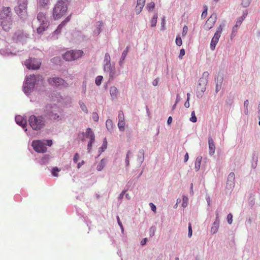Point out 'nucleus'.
<instances>
[{
    "label": "nucleus",
    "instance_id": "36",
    "mask_svg": "<svg viewBox=\"0 0 260 260\" xmlns=\"http://www.w3.org/2000/svg\"><path fill=\"white\" fill-rule=\"evenodd\" d=\"M176 44L178 46H180L182 44V41L181 37L180 36H177L175 40Z\"/></svg>",
    "mask_w": 260,
    "mask_h": 260
},
{
    "label": "nucleus",
    "instance_id": "21",
    "mask_svg": "<svg viewBox=\"0 0 260 260\" xmlns=\"http://www.w3.org/2000/svg\"><path fill=\"white\" fill-rule=\"evenodd\" d=\"M110 93L112 99L113 100H115L117 97L118 94V90L115 86H111L110 89Z\"/></svg>",
    "mask_w": 260,
    "mask_h": 260
},
{
    "label": "nucleus",
    "instance_id": "22",
    "mask_svg": "<svg viewBox=\"0 0 260 260\" xmlns=\"http://www.w3.org/2000/svg\"><path fill=\"white\" fill-rule=\"evenodd\" d=\"M105 61H106V63L104 65V69L105 71H106L107 69L110 68V56L109 53H107L105 56Z\"/></svg>",
    "mask_w": 260,
    "mask_h": 260
},
{
    "label": "nucleus",
    "instance_id": "8",
    "mask_svg": "<svg viewBox=\"0 0 260 260\" xmlns=\"http://www.w3.org/2000/svg\"><path fill=\"white\" fill-rule=\"evenodd\" d=\"M41 64L40 60L36 58H30L25 61V65L28 69L37 70L39 69Z\"/></svg>",
    "mask_w": 260,
    "mask_h": 260
},
{
    "label": "nucleus",
    "instance_id": "41",
    "mask_svg": "<svg viewBox=\"0 0 260 260\" xmlns=\"http://www.w3.org/2000/svg\"><path fill=\"white\" fill-rule=\"evenodd\" d=\"M248 105H249V102H248V100H247L245 101V102L244 103V106L245 107V113L246 114H247L248 113Z\"/></svg>",
    "mask_w": 260,
    "mask_h": 260
},
{
    "label": "nucleus",
    "instance_id": "27",
    "mask_svg": "<svg viewBox=\"0 0 260 260\" xmlns=\"http://www.w3.org/2000/svg\"><path fill=\"white\" fill-rule=\"evenodd\" d=\"M106 126L108 131H112L113 129V122L112 120L110 119L107 120L106 122Z\"/></svg>",
    "mask_w": 260,
    "mask_h": 260
},
{
    "label": "nucleus",
    "instance_id": "12",
    "mask_svg": "<svg viewBox=\"0 0 260 260\" xmlns=\"http://www.w3.org/2000/svg\"><path fill=\"white\" fill-rule=\"evenodd\" d=\"M48 81L51 85L56 87L63 85L64 84V81L58 77L50 78L48 79Z\"/></svg>",
    "mask_w": 260,
    "mask_h": 260
},
{
    "label": "nucleus",
    "instance_id": "18",
    "mask_svg": "<svg viewBox=\"0 0 260 260\" xmlns=\"http://www.w3.org/2000/svg\"><path fill=\"white\" fill-rule=\"evenodd\" d=\"M83 135L86 138L90 139V140H95L94 134L90 128H87L85 133H83Z\"/></svg>",
    "mask_w": 260,
    "mask_h": 260
},
{
    "label": "nucleus",
    "instance_id": "59",
    "mask_svg": "<svg viewBox=\"0 0 260 260\" xmlns=\"http://www.w3.org/2000/svg\"><path fill=\"white\" fill-rule=\"evenodd\" d=\"M189 106H190V104H189V101L186 100V102L184 104V106L186 108H189Z\"/></svg>",
    "mask_w": 260,
    "mask_h": 260
},
{
    "label": "nucleus",
    "instance_id": "54",
    "mask_svg": "<svg viewBox=\"0 0 260 260\" xmlns=\"http://www.w3.org/2000/svg\"><path fill=\"white\" fill-rule=\"evenodd\" d=\"M117 221H118V223L119 224V225L120 226L122 231H123V225H122V224L121 222V221L120 220V218L119 217V216H117Z\"/></svg>",
    "mask_w": 260,
    "mask_h": 260
},
{
    "label": "nucleus",
    "instance_id": "32",
    "mask_svg": "<svg viewBox=\"0 0 260 260\" xmlns=\"http://www.w3.org/2000/svg\"><path fill=\"white\" fill-rule=\"evenodd\" d=\"M106 71L109 72L110 77L113 78L115 74V69L110 66V69H107Z\"/></svg>",
    "mask_w": 260,
    "mask_h": 260
},
{
    "label": "nucleus",
    "instance_id": "42",
    "mask_svg": "<svg viewBox=\"0 0 260 260\" xmlns=\"http://www.w3.org/2000/svg\"><path fill=\"white\" fill-rule=\"evenodd\" d=\"M94 141L95 140H91L88 142V145H87V149L89 152L90 151V150H91L92 144H93V143H94Z\"/></svg>",
    "mask_w": 260,
    "mask_h": 260
},
{
    "label": "nucleus",
    "instance_id": "6",
    "mask_svg": "<svg viewBox=\"0 0 260 260\" xmlns=\"http://www.w3.org/2000/svg\"><path fill=\"white\" fill-rule=\"evenodd\" d=\"M57 111L58 108L56 106L48 105L45 108L44 116L51 120H56L59 117L57 113Z\"/></svg>",
    "mask_w": 260,
    "mask_h": 260
},
{
    "label": "nucleus",
    "instance_id": "44",
    "mask_svg": "<svg viewBox=\"0 0 260 260\" xmlns=\"http://www.w3.org/2000/svg\"><path fill=\"white\" fill-rule=\"evenodd\" d=\"M192 234V230L191 228V224L190 223L188 224V237H191Z\"/></svg>",
    "mask_w": 260,
    "mask_h": 260
},
{
    "label": "nucleus",
    "instance_id": "26",
    "mask_svg": "<svg viewBox=\"0 0 260 260\" xmlns=\"http://www.w3.org/2000/svg\"><path fill=\"white\" fill-rule=\"evenodd\" d=\"M48 23L45 24H41V25L37 28V32L39 34H42L48 27Z\"/></svg>",
    "mask_w": 260,
    "mask_h": 260
},
{
    "label": "nucleus",
    "instance_id": "23",
    "mask_svg": "<svg viewBox=\"0 0 260 260\" xmlns=\"http://www.w3.org/2000/svg\"><path fill=\"white\" fill-rule=\"evenodd\" d=\"M37 19L41 24L44 25L46 23H48L46 20L45 15L43 13H40L38 14Z\"/></svg>",
    "mask_w": 260,
    "mask_h": 260
},
{
    "label": "nucleus",
    "instance_id": "31",
    "mask_svg": "<svg viewBox=\"0 0 260 260\" xmlns=\"http://www.w3.org/2000/svg\"><path fill=\"white\" fill-rule=\"evenodd\" d=\"M155 7V4L153 2L148 3L146 6V8L148 11H152Z\"/></svg>",
    "mask_w": 260,
    "mask_h": 260
},
{
    "label": "nucleus",
    "instance_id": "57",
    "mask_svg": "<svg viewBox=\"0 0 260 260\" xmlns=\"http://www.w3.org/2000/svg\"><path fill=\"white\" fill-rule=\"evenodd\" d=\"M208 76H209V73H208V72H204L203 74V75H202L203 77H205L206 78H207L208 77ZM201 79L204 81L203 78H202ZM205 80H204V81Z\"/></svg>",
    "mask_w": 260,
    "mask_h": 260
},
{
    "label": "nucleus",
    "instance_id": "4",
    "mask_svg": "<svg viewBox=\"0 0 260 260\" xmlns=\"http://www.w3.org/2000/svg\"><path fill=\"white\" fill-rule=\"evenodd\" d=\"M28 121L30 126L35 130H40L45 125L44 117L43 116L31 115L29 117Z\"/></svg>",
    "mask_w": 260,
    "mask_h": 260
},
{
    "label": "nucleus",
    "instance_id": "48",
    "mask_svg": "<svg viewBox=\"0 0 260 260\" xmlns=\"http://www.w3.org/2000/svg\"><path fill=\"white\" fill-rule=\"evenodd\" d=\"M79 159V155L77 153H76L74 156L73 161L75 163H77V161H78Z\"/></svg>",
    "mask_w": 260,
    "mask_h": 260
},
{
    "label": "nucleus",
    "instance_id": "29",
    "mask_svg": "<svg viewBox=\"0 0 260 260\" xmlns=\"http://www.w3.org/2000/svg\"><path fill=\"white\" fill-rule=\"evenodd\" d=\"M157 14H155L154 15V16L151 18V21H150L151 27H154L156 26V23H157Z\"/></svg>",
    "mask_w": 260,
    "mask_h": 260
},
{
    "label": "nucleus",
    "instance_id": "14",
    "mask_svg": "<svg viewBox=\"0 0 260 260\" xmlns=\"http://www.w3.org/2000/svg\"><path fill=\"white\" fill-rule=\"evenodd\" d=\"M218 214L217 213L216 219L214 222L211 228V232L213 234L217 233L219 226V220L218 219Z\"/></svg>",
    "mask_w": 260,
    "mask_h": 260
},
{
    "label": "nucleus",
    "instance_id": "5",
    "mask_svg": "<svg viewBox=\"0 0 260 260\" xmlns=\"http://www.w3.org/2000/svg\"><path fill=\"white\" fill-rule=\"evenodd\" d=\"M27 0H18V5L14 8L16 13L20 18L25 19L27 16Z\"/></svg>",
    "mask_w": 260,
    "mask_h": 260
},
{
    "label": "nucleus",
    "instance_id": "28",
    "mask_svg": "<svg viewBox=\"0 0 260 260\" xmlns=\"http://www.w3.org/2000/svg\"><path fill=\"white\" fill-rule=\"evenodd\" d=\"M118 127L120 131L123 132L125 130L124 120H118Z\"/></svg>",
    "mask_w": 260,
    "mask_h": 260
},
{
    "label": "nucleus",
    "instance_id": "49",
    "mask_svg": "<svg viewBox=\"0 0 260 260\" xmlns=\"http://www.w3.org/2000/svg\"><path fill=\"white\" fill-rule=\"evenodd\" d=\"M241 23H242V21L241 20H237L235 25L233 27V30H236L237 27H238V26H239L240 25Z\"/></svg>",
    "mask_w": 260,
    "mask_h": 260
},
{
    "label": "nucleus",
    "instance_id": "40",
    "mask_svg": "<svg viewBox=\"0 0 260 260\" xmlns=\"http://www.w3.org/2000/svg\"><path fill=\"white\" fill-rule=\"evenodd\" d=\"M228 222L231 224L233 222V215L231 213H229L227 216Z\"/></svg>",
    "mask_w": 260,
    "mask_h": 260
},
{
    "label": "nucleus",
    "instance_id": "43",
    "mask_svg": "<svg viewBox=\"0 0 260 260\" xmlns=\"http://www.w3.org/2000/svg\"><path fill=\"white\" fill-rule=\"evenodd\" d=\"M188 31V27L186 25L184 26L182 30V36H185Z\"/></svg>",
    "mask_w": 260,
    "mask_h": 260
},
{
    "label": "nucleus",
    "instance_id": "3",
    "mask_svg": "<svg viewBox=\"0 0 260 260\" xmlns=\"http://www.w3.org/2000/svg\"><path fill=\"white\" fill-rule=\"evenodd\" d=\"M39 81H43L42 76L39 75H31L28 76L24 85V92L26 93L29 92L34 88L35 84Z\"/></svg>",
    "mask_w": 260,
    "mask_h": 260
},
{
    "label": "nucleus",
    "instance_id": "55",
    "mask_svg": "<svg viewBox=\"0 0 260 260\" xmlns=\"http://www.w3.org/2000/svg\"><path fill=\"white\" fill-rule=\"evenodd\" d=\"M159 82L158 79H154L152 82V84L153 86H156L158 85Z\"/></svg>",
    "mask_w": 260,
    "mask_h": 260
},
{
    "label": "nucleus",
    "instance_id": "58",
    "mask_svg": "<svg viewBox=\"0 0 260 260\" xmlns=\"http://www.w3.org/2000/svg\"><path fill=\"white\" fill-rule=\"evenodd\" d=\"M188 158H189V156H188V154L187 153H186L184 156V162H186L188 159Z\"/></svg>",
    "mask_w": 260,
    "mask_h": 260
},
{
    "label": "nucleus",
    "instance_id": "13",
    "mask_svg": "<svg viewBox=\"0 0 260 260\" xmlns=\"http://www.w3.org/2000/svg\"><path fill=\"white\" fill-rule=\"evenodd\" d=\"M235 178V175L233 172L230 173L228 176L227 182H226V187L228 189H232L234 187V180Z\"/></svg>",
    "mask_w": 260,
    "mask_h": 260
},
{
    "label": "nucleus",
    "instance_id": "60",
    "mask_svg": "<svg viewBox=\"0 0 260 260\" xmlns=\"http://www.w3.org/2000/svg\"><path fill=\"white\" fill-rule=\"evenodd\" d=\"M147 238H144L143 240H142L141 242V245H145L147 242Z\"/></svg>",
    "mask_w": 260,
    "mask_h": 260
},
{
    "label": "nucleus",
    "instance_id": "7",
    "mask_svg": "<svg viewBox=\"0 0 260 260\" xmlns=\"http://www.w3.org/2000/svg\"><path fill=\"white\" fill-rule=\"evenodd\" d=\"M83 54V51L79 50L69 51L66 52L63 57L67 61H72L79 58Z\"/></svg>",
    "mask_w": 260,
    "mask_h": 260
},
{
    "label": "nucleus",
    "instance_id": "24",
    "mask_svg": "<svg viewBox=\"0 0 260 260\" xmlns=\"http://www.w3.org/2000/svg\"><path fill=\"white\" fill-rule=\"evenodd\" d=\"M202 159V157L201 156H198L196 158L194 168L197 171H198L200 169Z\"/></svg>",
    "mask_w": 260,
    "mask_h": 260
},
{
    "label": "nucleus",
    "instance_id": "62",
    "mask_svg": "<svg viewBox=\"0 0 260 260\" xmlns=\"http://www.w3.org/2000/svg\"><path fill=\"white\" fill-rule=\"evenodd\" d=\"M180 101V97L179 96V94H177V98H176V104L178 103V102H179Z\"/></svg>",
    "mask_w": 260,
    "mask_h": 260
},
{
    "label": "nucleus",
    "instance_id": "39",
    "mask_svg": "<svg viewBox=\"0 0 260 260\" xmlns=\"http://www.w3.org/2000/svg\"><path fill=\"white\" fill-rule=\"evenodd\" d=\"M118 120H124V114L122 111H120L118 113Z\"/></svg>",
    "mask_w": 260,
    "mask_h": 260
},
{
    "label": "nucleus",
    "instance_id": "61",
    "mask_svg": "<svg viewBox=\"0 0 260 260\" xmlns=\"http://www.w3.org/2000/svg\"><path fill=\"white\" fill-rule=\"evenodd\" d=\"M172 121V117L170 116L169 117L168 119V121H167V122L169 124H171V122Z\"/></svg>",
    "mask_w": 260,
    "mask_h": 260
},
{
    "label": "nucleus",
    "instance_id": "38",
    "mask_svg": "<svg viewBox=\"0 0 260 260\" xmlns=\"http://www.w3.org/2000/svg\"><path fill=\"white\" fill-rule=\"evenodd\" d=\"M191 117H190V120L192 122H197V118L196 116V114H195V112L194 111H193L192 112H191Z\"/></svg>",
    "mask_w": 260,
    "mask_h": 260
},
{
    "label": "nucleus",
    "instance_id": "37",
    "mask_svg": "<svg viewBox=\"0 0 260 260\" xmlns=\"http://www.w3.org/2000/svg\"><path fill=\"white\" fill-rule=\"evenodd\" d=\"M102 79H103V77L102 76H99L96 77V78L95 79V84L98 86L100 85L101 84Z\"/></svg>",
    "mask_w": 260,
    "mask_h": 260
},
{
    "label": "nucleus",
    "instance_id": "30",
    "mask_svg": "<svg viewBox=\"0 0 260 260\" xmlns=\"http://www.w3.org/2000/svg\"><path fill=\"white\" fill-rule=\"evenodd\" d=\"M79 105H80V107L81 108V109H82V110L85 113H88V109L86 106V105H85V104L82 102V101H80L79 102Z\"/></svg>",
    "mask_w": 260,
    "mask_h": 260
},
{
    "label": "nucleus",
    "instance_id": "2",
    "mask_svg": "<svg viewBox=\"0 0 260 260\" xmlns=\"http://www.w3.org/2000/svg\"><path fill=\"white\" fill-rule=\"evenodd\" d=\"M68 0H59L53 10V17L55 20L61 18L67 12Z\"/></svg>",
    "mask_w": 260,
    "mask_h": 260
},
{
    "label": "nucleus",
    "instance_id": "16",
    "mask_svg": "<svg viewBox=\"0 0 260 260\" xmlns=\"http://www.w3.org/2000/svg\"><path fill=\"white\" fill-rule=\"evenodd\" d=\"M15 120L16 123L19 125L21 126L23 128H24L26 125V120L23 118L21 116L18 115L15 117Z\"/></svg>",
    "mask_w": 260,
    "mask_h": 260
},
{
    "label": "nucleus",
    "instance_id": "15",
    "mask_svg": "<svg viewBox=\"0 0 260 260\" xmlns=\"http://www.w3.org/2000/svg\"><path fill=\"white\" fill-rule=\"evenodd\" d=\"M208 144L209 148V154L212 155L215 153V146L213 140L211 138H209Z\"/></svg>",
    "mask_w": 260,
    "mask_h": 260
},
{
    "label": "nucleus",
    "instance_id": "9",
    "mask_svg": "<svg viewBox=\"0 0 260 260\" xmlns=\"http://www.w3.org/2000/svg\"><path fill=\"white\" fill-rule=\"evenodd\" d=\"M32 146L34 149L37 152L44 153L47 151V148L45 146V144L40 140L33 141Z\"/></svg>",
    "mask_w": 260,
    "mask_h": 260
},
{
    "label": "nucleus",
    "instance_id": "20",
    "mask_svg": "<svg viewBox=\"0 0 260 260\" xmlns=\"http://www.w3.org/2000/svg\"><path fill=\"white\" fill-rule=\"evenodd\" d=\"M70 16L67 17L66 18V19L63 21H62L61 23V24H60L58 26L57 29L54 31V34H58L60 33V31H61V28H62V27L64 26L66 24V23L70 21Z\"/></svg>",
    "mask_w": 260,
    "mask_h": 260
},
{
    "label": "nucleus",
    "instance_id": "64",
    "mask_svg": "<svg viewBox=\"0 0 260 260\" xmlns=\"http://www.w3.org/2000/svg\"><path fill=\"white\" fill-rule=\"evenodd\" d=\"M258 109L259 116H260V102L258 104Z\"/></svg>",
    "mask_w": 260,
    "mask_h": 260
},
{
    "label": "nucleus",
    "instance_id": "17",
    "mask_svg": "<svg viewBox=\"0 0 260 260\" xmlns=\"http://www.w3.org/2000/svg\"><path fill=\"white\" fill-rule=\"evenodd\" d=\"M220 37L218 36L217 34H215L214 37L212 39L210 43V48L212 50H214L216 45L217 44L219 39Z\"/></svg>",
    "mask_w": 260,
    "mask_h": 260
},
{
    "label": "nucleus",
    "instance_id": "34",
    "mask_svg": "<svg viewBox=\"0 0 260 260\" xmlns=\"http://www.w3.org/2000/svg\"><path fill=\"white\" fill-rule=\"evenodd\" d=\"M60 171V170L57 167H54L52 169V174L54 176L58 177V175L57 174V172H59Z\"/></svg>",
    "mask_w": 260,
    "mask_h": 260
},
{
    "label": "nucleus",
    "instance_id": "11",
    "mask_svg": "<svg viewBox=\"0 0 260 260\" xmlns=\"http://www.w3.org/2000/svg\"><path fill=\"white\" fill-rule=\"evenodd\" d=\"M216 21V15L213 14L210 18L206 21L204 28L206 30H209L211 29L214 25Z\"/></svg>",
    "mask_w": 260,
    "mask_h": 260
},
{
    "label": "nucleus",
    "instance_id": "35",
    "mask_svg": "<svg viewBox=\"0 0 260 260\" xmlns=\"http://www.w3.org/2000/svg\"><path fill=\"white\" fill-rule=\"evenodd\" d=\"M223 26H224V24L220 25L218 27V28L217 29V30H216V32L215 34H217L218 36L220 37V35H221V32L222 31V29H223Z\"/></svg>",
    "mask_w": 260,
    "mask_h": 260
},
{
    "label": "nucleus",
    "instance_id": "56",
    "mask_svg": "<svg viewBox=\"0 0 260 260\" xmlns=\"http://www.w3.org/2000/svg\"><path fill=\"white\" fill-rule=\"evenodd\" d=\"M46 141V143L45 144V145H48L49 146H51L52 145V140H47Z\"/></svg>",
    "mask_w": 260,
    "mask_h": 260
},
{
    "label": "nucleus",
    "instance_id": "53",
    "mask_svg": "<svg viewBox=\"0 0 260 260\" xmlns=\"http://www.w3.org/2000/svg\"><path fill=\"white\" fill-rule=\"evenodd\" d=\"M149 206L150 207H151V210L154 212H156V206L152 203H150L149 204Z\"/></svg>",
    "mask_w": 260,
    "mask_h": 260
},
{
    "label": "nucleus",
    "instance_id": "1",
    "mask_svg": "<svg viewBox=\"0 0 260 260\" xmlns=\"http://www.w3.org/2000/svg\"><path fill=\"white\" fill-rule=\"evenodd\" d=\"M0 25L6 31H9L12 28L13 21L10 7H4L0 11Z\"/></svg>",
    "mask_w": 260,
    "mask_h": 260
},
{
    "label": "nucleus",
    "instance_id": "45",
    "mask_svg": "<svg viewBox=\"0 0 260 260\" xmlns=\"http://www.w3.org/2000/svg\"><path fill=\"white\" fill-rule=\"evenodd\" d=\"M204 8H205V9H204V11L203 12L202 15H201V17L202 18H205L207 14L208 8L207 6H205Z\"/></svg>",
    "mask_w": 260,
    "mask_h": 260
},
{
    "label": "nucleus",
    "instance_id": "19",
    "mask_svg": "<svg viewBox=\"0 0 260 260\" xmlns=\"http://www.w3.org/2000/svg\"><path fill=\"white\" fill-rule=\"evenodd\" d=\"M145 0H137V4L136 8L137 14H139L144 6Z\"/></svg>",
    "mask_w": 260,
    "mask_h": 260
},
{
    "label": "nucleus",
    "instance_id": "50",
    "mask_svg": "<svg viewBox=\"0 0 260 260\" xmlns=\"http://www.w3.org/2000/svg\"><path fill=\"white\" fill-rule=\"evenodd\" d=\"M165 23H166L165 17H164L161 19V23L162 30H164L165 28Z\"/></svg>",
    "mask_w": 260,
    "mask_h": 260
},
{
    "label": "nucleus",
    "instance_id": "47",
    "mask_svg": "<svg viewBox=\"0 0 260 260\" xmlns=\"http://www.w3.org/2000/svg\"><path fill=\"white\" fill-rule=\"evenodd\" d=\"M185 50L184 49H181L180 50V54L179 55V58L180 59H182V57L185 55Z\"/></svg>",
    "mask_w": 260,
    "mask_h": 260
},
{
    "label": "nucleus",
    "instance_id": "25",
    "mask_svg": "<svg viewBox=\"0 0 260 260\" xmlns=\"http://www.w3.org/2000/svg\"><path fill=\"white\" fill-rule=\"evenodd\" d=\"M106 160L105 159H102L97 166L96 169L99 171H102L105 166Z\"/></svg>",
    "mask_w": 260,
    "mask_h": 260
},
{
    "label": "nucleus",
    "instance_id": "51",
    "mask_svg": "<svg viewBox=\"0 0 260 260\" xmlns=\"http://www.w3.org/2000/svg\"><path fill=\"white\" fill-rule=\"evenodd\" d=\"M49 0H39V3L42 5H46L48 4Z\"/></svg>",
    "mask_w": 260,
    "mask_h": 260
},
{
    "label": "nucleus",
    "instance_id": "46",
    "mask_svg": "<svg viewBox=\"0 0 260 260\" xmlns=\"http://www.w3.org/2000/svg\"><path fill=\"white\" fill-rule=\"evenodd\" d=\"M92 118L94 121H98L99 120V116L96 112H94L92 114Z\"/></svg>",
    "mask_w": 260,
    "mask_h": 260
},
{
    "label": "nucleus",
    "instance_id": "63",
    "mask_svg": "<svg viewBox=\"0 0 260 260\" xmlns=\"http://www.w3.org/2000/svg\"><path fill=\"white\" fill-rule=\"evenodd\" d=\"M84 163V161L83 160L81 162H79L78 164L77 167L78 168H80L82 165H83Z\"/></svg>",
    "mask_w": 260,
    "mask_h": 260
},
{
    "label": "nucleus",
    "instance_id": "33",
    "mask_svg": "<svg viewBox=\"0 0 260 260\" xmlns=\"http://www.w3.org/2000/svg\"><path fill=\"white\" fill-rule=\"evenodd\" d=\"M128 47H127L126 49L123 51L122 52V55H121V59L120 60V62L122 60H124L125 59V58L126 57L127 52H128Z\"/></svg>",
    "mask_w": 260,
    "mask_h": 260
},
{
    "label": "nucleus",
    "instance_id": "10",
    "mask_svg": "<svg viewBox=\"0 0 260 260\" xmlns=\"http://www.w3.org/2000/svg\"><path fill=\"white\" fill-rule=\"evenodd\" d=\"M207 83V79L205 81H203L202 79H200L197 87V95L198 98L202 96L203 92L206 90V85Z\"/></svg>",
    "mask_w": 260,
    "mask_h": 260
},
{
    "label": "nucleus",
    "instance_id": "52",
    "mask_svg": "<svg viewBox=\"0 0 260 260\" xmlns=\"http://www.w3.org/2000/svg\"><path fill=\"white\" fill-rule=\"evenodd\" d=\"M131 154L130 151H128L126 154L125 161L127 166L129 165V155Z\"/></svg>",
    "mask_w": 260,
    "mask_h": 260
}]
</instances>
